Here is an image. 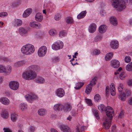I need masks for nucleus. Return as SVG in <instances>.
I'll return each instance as SVG.
<instances>
[{"instance_id": "obj_2", "label": "nucleus", "mask_w": 132, "mask_h": 132, "mask_svg": "<svg viewBox=\"0 0 132 132\" xmlns=\"http://www.w3.org/2000/svg\"><path fill=\"white\" fill-rule=\"evenodd\" d=\"M107 111L106 112V114L109 118H106L103 123V128L106 130L109 129L110 127L111 120L114 116V111L112 108L111 107H108Z\"/></svg>"}, {"instance_id": "obj_11", "label": "nucleus", "mask_w": 132, "mask_h": 132, "mask_svg": "<svg viewBox=\"0 0 132 132\" xmlns=\"http://www.w3.org/2000/svg\"><path fill=\"white\" fill-rule=\"evenodd\" d=\"M28 69L33 71H38L40 70V68L39 66L37 65H32L29 66Z\"/></svg>"}, {"instance_id": "obj_49", "label": "nucleus", "mask_w": 132, "mask_h": 132, "mask_svg": "<svg viewBox=\"0 0 132 132\" xmlns=\"http://www.w3.org/2000/svg\"><path fill=\"white\" fill-rule=\"evenodd\" d=\"M131 58L129 56H126L125 59V62L128 63L130 62L131 61Z\"/></svg>"}, {"instance_id": "obj_51", "label": "nucleus", "mask_w": 132, "mask_h": 132, "mask_svg": "<svg viewBox=\"0 0 132 132\" xmlns=\"http://www.w3.org/2000/svg\"><path fill=\"white\" fill-rule=\"evenodd\" d=\"M86 101L89 105L91 106L92 105V101L91 100L88 99H86Z\"/></svg>"}, {"instance_id": "obj_61", "label": "nucleus", "mask_w": 132, "mask_h": 132, "mask_svg": "<svg viewBox=\"0 0 132 132\" xmlns=\"http://www.w3.org/2000/svg\"><path fill=\"white\" fill-rule=\"evenodd\" d=\"M109 89L108 86H106V95L109 93Z\"/></svg>"}, {"instance_id": "obj_20", "label": "nucleus", "mask_w": 132, "mask_h": 132, "mask_svg": "<svg viewBox=\"0 0 132 132\" xmlns=\"http://www.w3.org/2000/svg\"><path fill=\"white\" fill-rule=\"evenodd\" d=\"M110 91L111 94L112 96L114 95L116 93L115 87L114 84L112 83L110 85Z\"/></svg>"}, {"instance_id": "obj_4", "label": "nucleus", "mask_w": 132, "mask_h": 132, "mask_svg": "<svg viewBox=\"0 0 132 132\" xmlns=\"http://www.w3.org/2000/svg\"><path fill=\"white\" fill-rule=\"evenodd\" d=\"M36 76V73L28 69L23 74L22 76L25 79L30 80L34 79Z\"/></svg>"}, {"instance_id": "obj_22", "label": "nucleus", "mask_w": 132, "mask_h": 132, "mask_svg": "<svg viewBox=\"0 0 132 132\" xmlns=\"http://www.w3.org/2000/svg\"><path fill=\"white\" fill-rule=\"evenodd\" d=\"M107 28L106 26L105 25L101 26L99 28V31L101 33H104L106 31Z\"/></svg>"}, {"instance_id": "obj_6", "label": "nucleus", "mask_w": 132, "mask_h": 132, "mask_svg": "<svg viewBox=\"0 0 132 132\" xmlns=\"http://www.w3.org/2000/svg\"><path fill=\"white\" fill-rule=\"evenodd\" d=\"M47 52V48L45 46H43L40 47L38 50V54L40 57L44 56Z\"/></svg>"}, {"instance_id": "obj_55", "label": "nucleus", "mask_w": 132, "mask_h": 132, "mask_svg": "<svg viewBox=\"0 0 132 132\" xmlns=\"http://www.w3.org/2000/svg\"><path fill=\"white\" fill-rule=\"evenodd\" d=\"M20 66L24 65L26 63V61L25 60H22L19 61Z\"/></svg>"}, {"instance_id": "obj_5", "label": "nucleus", "mask_w": 132, "mask_h": 132, "mask_svg": "<svg viewBox=\"0 0 132 132\" xmlns=\"http://www.w3.org/2000/svg\"><path fill=\"white\" fill-rule=\"evenodd\" d=\"M63 43L60 41H57L55 42L52 46L53 49L57 50L62 49L63 47Z\"/></svg>"}, {"instance_id": "obj_29", "label": "nucleus", "mask_w": 132, "mask_h": 132, "mask_svg": "<svg viewBox=\"0 0 132 132\" xmlns=\"http://www.w3.org/2000/svg\"><path fill=\"white\" fill-rule=\"evenodd\" d=\"M92 87V85L89 84L87 86L85 90V93L86 94H89L91 91Z\"/></svg>"}, {"instance_id": "obj_26", "label": "nucleus", "mask_w": 132, "mask_h": 132, "mask_svg": "<svg viewBox=\"0 0 132 132\" xmlns=\"http://www.w3.org/2000/svg\"><path fill=\"white\" fill-rule=\"evenodd\" d=\"M35 81L39 83H43L45 82L44 79L42 77H38L35 79Z\"/></svg>"}, {"instance_id": "obj_13", "label": "nucleus", "mask_w": 132, "mask_h": 132, "mask_svg": "<svg viewBox=\"0 0 132 132\" xmlns=\"http://www.w3.org/2000/svg\"><path fill=\"white\" fill-rule=\"evenodd\" d=\"M29 25L31 27L35 28H40L42 27V25L40 23H37L35 22H30Z\"/></svg>"}, {"instance_id": "obj_42", "label": "nucleus", "mask_w": 132, "mask_h": 132, "mask_svg": "<svg viewBox=\"0 0 132 132\" xmlns=\"http://www.w3.org/2000/svg\"><path fill=\"white\" fill-rule=\"evenodd\" d=\"M96 77H94L91 81L90 82L89 84H90V85L93 86L96 83Z\"/></svg>"}, {"instance_id": "obj_58", "label": "nucleus", "mask_w": 132, "mask_h": 132, "mask_svg": "<svg viewBox=\"0 0 132 132\" xmlns=\"http://www.w3.org/2000/svg\"><path fill=\"white\" fill-rule=\"evenodd\" d=\"M29 130L30 132H34L35 130V128L34 127L32 126L30 127Z\"/></svg>"}, {"instance_id": "obj_57", "label": "nucleus", "mask_w": 132, "mask_h": 132, "mask_svg": "<svg viewBox=\"0 0 132 132\" xmlns=\"http://www.w3.org/2000/svg\"><path fill=\"white\" fill-rule=\"evenodd\" d=\"M112 132H116V126L115 125L112 126L111 128Z\"/></svg>"}, {"instance_id": "obj_62", "label": "nucleus", "mask_w": 132, "mask_h": 132, "mask_svg": "<svg viewBox=\"0 0 132 132\" xmlns=\"http://www.w3.org/2000/svg\"><path fill=\"white\" fill-rule=\"evenodd\" d=\"M123 114H124L123 112L122 111H121L119 113L118 118H121L123 116Z\"/></svg>"}, {"instance_id": "obj_43", "label": "nucleus", "mask_w": 132, "mask_h": 132, "mask_svg": "<svg viewBox=\"0 0 132 132\" xmlns=\"http://www.w3.org/2000/svg\"><path fill=\"white\" fill-rule=\"evenodd\" d=\"M101 99L100 95L99 94H96L94 96V100L96 102H98Z\"/></svg>"}, {"instance_id": "obj_59", "label": "nucleus", "mask_w": 132, "mask_h": 132, "mask_svg": "<svg viewBox=\"0 0 132 132\" xmlns=\"http://www.w3.org/2000/svg\"><path fill=\"white\" fill-rule=\"evenodd\" d=\"M14 66L16 67H20V63L19 61L16 62L14 64Z\"/></svg>"}, {"instance_id": "obj_14", "label": "nucleus", "mask_w": 132, "mask_h": 132, "mask_svg": "<svg viewBox=\"0 0 132 132\" xmlns=\"http://www.w3.org/2000/svg\"><path fill=\"white\" fill-rule=\"evenodd\" d=\"M96 26L94 23L91 24L89 26L88 28V30L89 32L93 33L96 30Z\"/></svg>"}, {"instance_id": "obj_34", "label": "nucleus", "mask_w": 132, "mask_h": 132, "mask_svg": "<svg viewBox=\"0 0 132 132\" xmlns=\"http://www.w3.org/2000/svg\"><path fill=\"white\" fill-rule=\"evenodd\" d=\"M18 117V115L15 113L12 114L11 115V120L13 122L16 121Z\"/></svg>"}, {"instance_id": "obj_15", "label": "nucleus", "mask_w": 132, "mask_h": 132, "mask_svg": "<svg viewBox=\"0 0 132 132\" xmlns=\"http://www.w3.org/2000/svg\"><path fill=\"white\" fill-rule=\"evenodd\" d=\"M0 102L2 104L7 105L10 103V100L6 97H2L0 98Z\"/></svg>"}, {"instance_id": "obj_64", "label": "nucleus", "mask_w": 132, "mask_h": 132, "mask_svg": "<svg viewBox=\"0 0 132 132\" xmlns=\"http://www.w3.org/2000/svg\"><path fill=\"white\" fill-rule=\"evenodd\" d=\"M128 102L130 105H132V97H131L130 98L128 101Z\"/></svg>"}, {"instance_id": "obj_28", "label": "nucleus", "mask_w": 132, "mask_h": 132, "mask_svg": "<svg viewBox=\"0 0 132 132\" xmlns=\"http://www.w3.org/2000/svg\"><path fill=\"white\" fill-rule=\"evenodd\" d=\"M110 21L111 23L114 26H116L117 24V21L114 17H111L110 19Z\"/></svg>"}, {"instance_id": "obj_31", "label": "nucleus", "mask_w": 132, "mask_h": 132, "mask_svg": "<svg viewBox=\"0 0 132 132\" xmlns=\"http://www.w3.org/2000/svg\"><path fill=\"white\" fill-rule=\"evenodd\" d=\"M119 97L121 100L125 101L126 99V94L124 93H122V92L119 95Z\"/></svg>"}, {"instance_id": "obj_24", "label": "nucleus", "mask_w": 132, "mask_h": 132, "mask_svg": "<svg viewBox=\"0 0 132 132\" xmlns=\"http://www.w3.org/2000/svg\"><path fill=\"white\" fill-rule=\"evenodd\" d=\"M61 129L63 132H69L70 131L69 127L63 125H61Z\"/></svg>"}, {"instance_id": "obj_46", "label": "nucleus", "mask_w": 132, "mask_h": 132, "mask_svg": "<svg viewBox=\"0 0 132 132\" xmlns=\"http://www.w3.org/2000/svg\"><path fill=\"white\" fill-rule=\"evenodd\" d=\"M126 76V74L124 72L121 73L120 75V78L121 80H123Z\"/></svg>"}, {"instance_id": "obj_23", "label": "nucleus", "mask_w": 132, "mask_h": 132, "mask_svg": "<svg viewBox=\"0 0 132 132\" xmlns=\"http://www.w3.org/2000/svg\"><path fill=\"white\" fill-rule=\"evenodd\" d=\"M86 13L87 12L86 11L81 12L77 15V19H80L83 18L86 16Z\"/></svg>"}, {"instance_id": "obj_32", "label": "nucleus", "mask_w": 132, "mask_h": 132, "mask_svg": "<svg viewBox=\"0 0 132 132\" xmlns=\"http://www.w3.org/2000/svg\"><path fill=\"white\" fill-rule=\"evenodd\" d=\"M113 54L112 53H109L106 54L105 57L106 61L110 60L112 57Z\"/></svg>"}, {"instance_id": "obj_35", "label": "nucleus", "mask_w": 132, "mask_h": 132, "mask_svg": "<svg viewBox=\"0 0 132 132\" xmlns=\"http://www.w3.org/2000/svg\"><path fill=\"white\" fill-rule=\"evenodd\" d=\"M109 107L110 106H108L107 107V109H106V108L104 106V105L103 104H101L99 105L98 106V108L99 110L102 111H106V112L107 111V110L108 109V107Z\"/></svg>"}, {"instance_id": "obj_18", "label": "nucleus", "mask_w": 132, "mask_h": 132, "mask_svg": "<svg viewBox=\"0 0 132 132\" xmlns=\"http://www.w3.org/2000/svg\"><path fill=\"white\" fill-rule=\"evenodd\" d=\"M35 18L37 21L40 22L43 20V16L41 13H38L36 14Z\"/></svg>"}, {"instance_id": "obj_41", "label": "nucleus", "mask_w": 132, "mask_h": 132, "mask_svg": "<svg viewBox=\"0 0 132 132\" xmlns=\"http://www.w3.org/2000/svg\"><path fill=\"white\" fill-rule=\"evenodd\" d=\"M56 31L55 29H52L50 30V35L54 36L56 35Z\"/></svg>"}, {"instance_id": "obj_8", "label": "nucleus", "mask_w": 132, "mask_h": 132, "mask_svg": "<svg viewBox=\"0 0 132 132\" xmlns=\"http://www.w3.org/2000/svg\"><path fill=\"white\" fill-rule=\"evenodd\" d=\"M26 99L29 102L32 103V101L36 100L37 98V96L35 95H30L27 94L25 96Z\"/></svg>"}, {"instance_id": "obj_33", "label": "nucleus", "mask_w": 132, "mask_h": 132, "mask_svg": "<svg viewBox=\"0 0 132 132\" xmlns=\"http://www.w3.org/2000/svg\"><path fill=\"white\" fill-rule=\"evenodd\" d=\"M1 116L4 118H8L9 117V114L7 112L6 110L3 111L1 114Z\"/></svg>"}, {"instance_id": "obj_1", "label": "nucleus", "mask_w": 132, "mask_h": 132, "mask_svg": "<svg viewBox=\"0 0 132 132\" xmlns=\"http://www.w3.org/2000/svg\"><path fill=\"white\" fill-rule=\"evenodd\" d=\"M112 5L113 7L119 11H122L125 8L127 3L132 4V0H112Z\"/></svg>"}, {"instance_id": "obj_10", "label": "nucleus", "mask_w": 132, "mask_h": 132, "mask_svg": "<svg viewBox=\"0 0 132 132\" xmlns=\"http://www.w3.org/2000/svg\"><path fill=\"white\" fill-rule=\"evenodd\" d=\"M63 110L64 111L67 112L71 110L72 106L71 104L69 103H66L64 105H63Z\"/></svg>"}, {"instance_id": "obj_30", "label": "nucleus", "mask_w": 132, "mask_h": 132, "mask_svg": "<svg viewBox=\"0 0 132 132\" xmlns=\"http://www.w3.org/2000/svg\"><path fill=\"white\" fill-rule=\"evenodd\" d=\"M22 24V21L21 20L19 19H17L14 21V26H20Z\"/></svg>"}, {"instance_id": "obj_45", "label": "nucleus", "mask_w": 132, "mask_h": 132, "mask_svg": "<svg viewBox=\"0 0 132 132\" xmlns=\"http://www.w3.org/2000/svg\"><path fill=\"white\" fill-rule=\"evenodd\" d=\"M100 53V50L97 49H95L93 50L92 54L93 55H98Z\"/></svg>"}, {"instance_id": "obj_54", "label": "nucleus", "mask_w": 132, "mask_h": 132, "mask_svg": "<svg viewBox=\"0 0 132 132\" xmlns=\"http://www.w3.org/2000/svg\"><path fill=\"white\" fill-rule=\"evenodd\" d=\"M5 70V67L1 65H0V73H4Z\"/></svg>"}, {"instance_id": "obj_25", "label": "nucleus", "mask_w": 132, "mask_h": 132, "mask_svg": "<svg viewBox=\"0 0 132 132\" xmlns=\"http://www.w3.org/2000/svg\"><path fill=\"white\" fill-rule=\"evenodd\" d=\"M46 111L45 109H41L38 110V113L40 116H43L46 113Z\"/></svg>"}, {"instance_id": "obj_27", "label": "nucleus", "mask_w": 132, "mask_h": 132, "mask_svg": "<svg viewBox=\"0 0 132 132\" xmlns=\"http://www.w3.org/2000/svg\"><path fill=\"white\" fill-rule=\"evenodd\" d=\"M63 105L61 104H57L55 105L54 107V109L55 110L60 111L63 109Z\"/></svg>"}, {"instance_id": "obj_53", "label": "nucleus", "mask_w": 132, "mask_h": 132, "mask_svg": "<svg viewBox=\"0 0 132 132\" xmlns=\"http://www.w3.org/2000/svg\"><path fill=\"white\" fill-rule=\"evenodd\" d=\"M61 18L60 15L58 14H56L54 18L56 20H59Z\"/></svg>"}, {"instance_id": "obj_16", "label": "nucleus", "mask_w": 132, "mask_h": 132, "mask_svg": "<svg viewBox=\"0 0 132 132\" xmlns=\"http://www.w3.org/2000/svg\"><path fill=\"white\" fill-rule=\"evenodd\" d=\"M111 65L114 68L119 67L120 65V62L117 60H114L111 61Z\"/></svg>"}, {"instance_id": "obj_19", "label": "nucleus", "mask_w": 132, "mask_h": 132, "mask_svg": "<svg viewBox=\"0 0 132 132\" xmlns=\"http://www.w3.org/2000/svg\"><path fill=\"white\" fill-rule=\"evenodd\" d=\"M32 11L31 9L29 8L27 9L24 12L23 16L24 18H26L31 13Z\"/></svg>"}, {"instance_id": "obj_60", "label": "nucleus", "mask_w": 132, "mask_h": 132, "mask_svg": "<svg viewBox=\"0 0 132 132\" xmlns=\"http://www.w3.org/2000/svg\"><path fill=\"white\" fill-rule=\"evenodd\" d=\"M125 92L127 96H128L130 95L131 94V92L129 90H126Z\"/></svg>"}, {"instance_id": "obj_48", "label": "nucleus", "mask_w": 132, "mask_h": 132, "mask_svg": "<svg viewBox=\"0 0 132 132\" xmlns=\"http://www.w3.org/2000/svg\"><path fill=\"white\" fill-rule=\"evenodd\" d=\"M52 60L53 62H58L60 61V58L58 56L55 57L52 59Z\"/></svg>"}, {"instance_id": "obj_3", "label": "nucleus", "mask_w": 132, "mask_h": 132, "mask_svg": "<svg viewBox=\"0 0 132 132\" xmlns=\"http://www.w3.org/2000/svg\"><path fill=\"white\" fill-rule=\"evenodd\" d=\"M34 46L30 44H27L23 46L21 48L22 53L24 54L29 55L32 54L35 51Z\"/></svg>"}, {"instance_id": "obj_52", "label": "nucleus", "mask_w": 132, "mask_h": 132, "mask_svg": "<svg viewBox=\"0 0 132 132\" xmlns=\"http://www.w3.org/2000/svg\"><path fill=\"white\" fill-rule=\"evenodd\" d=\"M7 15V14L6 12H3L0 13V17L3 18L6 16Z\"/></svg>"}, {"instance_id": "obj_21", "label": "nucleus", "mask_w": 132, "mask_h": 132, "mask_svg": "<svg viewBox=\"0 0 132 132\" xmlns=\"http://www.w3.org/2000/svg\"><path fill=\"white\" fill-rule=\"evenodd\" d=\"M12 68L10 66H8L5 68V70H4V73L6 75L9 74L12 71Z\"/></svg>"}, {"instance_id": "obj_9", "label": "nucleus", "mask_w": 132, "mask_h": 132, "mask_svg": "<svg viewBox=\"0 0 132 132\" xmlns=\"http://www.w3.org/2000/svg\"><path fill=\"white\" fill-rule=\"evenodd\" d=\"M56 94L58 96L60 97H62L64 95L65 92L63 89L59 88L56 90Z\"/></svg>"}, {"instance_id": "obj_36", "label": "nucleus", "mask_w": 132, "mask_h": 132, "mask_svg": "<svg viewBox=\"0 0 132 132\" xmlns=\"http://www.w3.org/2000/svg\"><path fill=\"white\" fill-rule=\"evenodd\" d=\"M126 70L128 71L132 70V62L129 63L126 67Z\"/></svg>"}, {"instance_id": "obj_47", "label": "nucleus", "mask_w": 132, "mask_h": 132, "mask_svg": "<svg viewBox=\"0 0 132 132\" xmlns=\"http://www.w3.org/2000/svg\"><path fill=\"white\" fill-rule=\"evenodd\" d=\"M66 33L65 31H61L59 33V36L61 37L65 36L66 35Z\"/></svg>"}, {"instance_id": "obj_63", "label": "nucleus", "mask_w": 132, "mask_h": 132, "mask_svg": "<svg viewBox=\"0 0 132 132\" xmlns=\"http://www.w3.org/2000/svg\"><path fill=\"white\" fill-rule=\"evenodd\" d=\"M74 60H74V58H73V59H72V60L70 61H72L71 62V63L72 64V65L73 66H74V65H75L76 64H78L76 62V63H75L74 62Z\"/></svg>"}, {"instance_id": "obj_12", "label": "nucleus", "mask_w": 132, "mask_h": 132, "mask_svg": "<svg viewBox=\"0 0 132 132\" xmlns=\"http://www.w3.org/2000/svg\"><path fill=\"white\" fill-rule=\"evenodd\" d=\"M110 46L113 49H116L119 46V43L117 41L113 40L111 43Z\"/></svg>"}, {"instance_id": "obj_39", "label": "nucleus", "mask_w": 132, "mask_h": 132, "mask_svg": "<svg viewBox=\"0 0 132 132\" xmlns=\"http://www.w3.org/2000/svg\"><path fill=\"white\" fill-rule=\"evenodd\" d=\"M84 83L79 82L77 83L76 87H75L76 89H78L81 88L84 85Z\"/></svg>"}, {"instance_id": "obj_7", "label": "nucleus", "mask_w": 132, "mask_h": 132, "mask_svg": "<svg viewBox=\"0 0 132 132\" xmlns=\"http://www.w3.org/2000/svg\"><path fill=\"white\" fill-rule=\"evenodd\" d=\"M19 85V83L15 81H11L9 83L10 88L14 90H16L18 88Z\"/></svg>"}, {"instance_id": "obj_50", "label": "nucleus", "mask_w": 132, "mask_h": 132, "mask_svg": "<svg viewBox=\"0 0 132 132\" xmlns=\"http://www.w3.org/2000/svg\"><path fill=\"white\" fill-rule=\"evenodd\" d=\"M102 36L101 35H99L96 36L95 38V41H98L101 40L102 39Z\"/></svg>"}, {"instance_id": "obj_56", "label": "nucleus", "mask_w": 132, "mask_h": 132, "mask_svg": "<svg viewBox=\"0 0 132 132\" xmlns=\"http://www.w3.org/2000/svg\"><path fill=\"white\" fill-rule=\"evenodd\" d=\"M3 130L4 132H12V130L9 128H4Z\"/></svg>"}, {"instance_id": "obj_37", "label": "nucleus", "mask_w": 132, "mask_h": 132, "mask_svg": "<svg viewBox=\"0 0 132 132\" xmlns=\"http://www.w3.org/2000/svg\"><path fill=\"white\" fill-rule=\"evenodd\" d=\"M20 108L22 111L25 110L27 108V105L24 103H22L20 106Z\"/></svg>"}, {"instance_id": "obj_40", "label": "nucleus", "mask_w": 132, "mask_h": 132, "mask_svg": "<svg viewBox=\"0 0 132 132\" xmlns=\"http://www.w3.org/2000/svg\"><path fill=\"white\" fill-rule=\"evenodd\" d=\"M93 112L96 119L98 120L99 119L100 117L99 116L98 111L96 110H94L93 111Z\"/></svg>"}, {"instance_id": "obj_44", "label": "nucleus", "mask_w": 132, "mask_h": 132, "mask_svg": "<svg viewBox=\"0 0 132 132\" xmlns=\"http://www.w3.org/2000/svg\"><path fill=\"white\" fill-rule=\"evenodd\" d=\"M123 88V85L121 83H120L119 84L118 87V89L119 92L121 93Z\"/></svg>"}, {"instance_id": "obj_17", "label": "nucleus", "mask_w": 132, "mask_h": 132, "mask_svg": "<svg viewBox=\"0 0 132 132\" xmlns=\"http://www.w3.org/2000/svg\"><path fill=\"white\" fill-rule=\"evenodd\" d=\"M19 34L22 36H23L25 34L28 33V30L27 29L22 27H20L19 29Z\"/></svg>"}, {"instance_id": "obj_38", "label": "nucleus", "mask_w": 132, "mask_h": 132, "mask_svg": "<svg viewBox=\"0 0 132 132\" xmlns=\"http://www.w3.org/2000/svg\"><path fill=\"white\" fill-rule=\"evenodd\" d=\"M66 22L68 24H72L73 22V20L71 17H69L65 19Z\"/></svg>"}]
</instances>
